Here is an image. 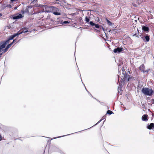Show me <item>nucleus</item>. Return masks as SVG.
Segmentation results:
<instances>
[{
    "label": "nucleus",
    "mask_w": 154,
    "mask_h": 154,
    "mask_svg": "<svg viewBox=\"0 0 154 154\" xmlns=\"http://www.w3.org/2000/svg\"><path fill=\"white\" fill-rule=\"evenodd\" d=\"M106 22L107 23V24L108 25H109V26H111L112 25V23H111V22L110 21H109V20H108L107 19V18H106Z\"/></svg>",
    "instance_id": "nucleus-12"
},
{
    "label": "nucleus",
    "mask_w": 154,
    "mask_h": 154,
    "mask_svg": "<svg viewBox=\"0 0 154 154\" xmlns=\"http://www.w3.org/2000/svg\"><path fill=\"white\" fill-rule=\"evenodd\" d=\"M10 40L9 39L8 40H7L6 41H5V42H3L4 43H5L6 45L7 44H8V43H9V42H9Z\"/></svg>",
    "instance_id": "nucleus-17"
},
{
    "label": "nucleus",
    "mask_w": 154,
    "mask_h": 154,
    "mask_svg": "<svg viewBox=\"0 0 154 154\" xmlns=\"http://www.w3.org/2000/svg\"><path fill=\"white\" fill-rule=\"evenodd\" d=\"M122 74L123 75L122 76V78L121 79V80L120 81L119 84L120 83H123L124 81L125 80H127L128 81H129L131 78L129 75H127L126 72L124 68L122 69Z\"/></svg>",
    "instance_id": "nucleus-1"
},
{
    "label": "nucleus",
    "mask_w": 154,
    "mask_h": 154,
    "mask_svg": "<svg viewBox=\"0 0 154 154\" xmlns=\"http://www.w3.org/2000/svg\"><path fill=\"white\" fill-rule=\"evenodd\" d=\"M2 16V15L0 13V17Z\"/></svg>",
    "instance_id": "nucleus-30"
},
{
    "label": "nucleus",
    "mask_w": 154,
    "mask_h": 154,
    "mask_svg": "<svg viewBox=\"0 0 154 154\" xmlns=\"http://www.w3.org/2000/svg\"><path fill=\"white\" fill-rule=\"evenodd\" d=\"M122 48L117 47L114 49L113 52L115 53H120L122 51Z\"/></svg>",
    "instance_id": "nucleus-7"
},
{
    "label": "nucleus",
    "mask_w": 154,
    "mask_h": 154,
    "mask_svg": "<svg viewBox=\"0 0 154 154\" xmlns=\"http://www.w3.org/2000/svg\"><path fill=\"white\" fill-rule=\"evenodd\" d=\"M154 128V124L153 123H151L149 125L148 124L147 128L149 130H151Z\"/></svg>",
    "instance_id": "nucleus-9"
},
{
    "label": "nucleus",
    "mask_w": 154,
    "mask_h": 154,
    "mask_svg": "<svg viewBox=\"0 0 154 154\" xmlns=\"http://www.w3.org/2000/svg\"><path fill=\"white\" fill-rule=\"evenodd\" d=\"M37 3V0H32V2L33 4H35V5Z\"/></svg>",
    "instance_id": "nucleus-14"
},
{
    "label": "nucleus",
    "mask_w": 154,
    "mask_h": 154,
    "mask_svg": "<svg viewBox=\"0 0 154 154\" xmlns=\"http://www.w3.org/2000/svg\"><path fill=\"white\" fill-rule=\"evenodd\" d=\"M112 112L110 110H108L107 112V114L110 115L112 114Z\"/></svg>",
    "instance_id": "nucleus-16"
},
{
    "label": "nucleus",
    "mask_w": 154,
    "mask_h": 154,
    "mask_svg": "<svg viewBox=\"0 0 154 154\" xmlns=\"http://www.w3.org/2000/svg\"><path fill=\"white\" fill-rule=\"evenodd\" d=\"M43 17V15H41V16L40 17H39V18H42Z\"/></svg>",
    "instance_id": "nucleus-28"
},
{
    "label": "nucleus",
    "mask_w": 154,
    "mask_h": 154,
    "mask_svg": "<svg viewBox=\"0 0 154 154\" xmlns=\"http://www.w3.org/2000/svg\"><path fill=\"white\" fill-rule=\"evenodd\" d=\"M90 17H86L85 18V21L86 22H88L90 21Z\"/></svg>",
    "instance_id": "nucleus-15"
},
{
    "label": "nucleus",
    "mask_w": 154,
    "mask_h": 154,
    "mask_svg": "<svg viewBox=\"0 0 154 154\" xmlns=\"http://www.w3.org/2000/svg\"><path fill=\"white\" fill-rule=\"evenodd\" d=\"M142 29L144 31L147 32H149V29L148 27L144 26H142Z\"/></svg>",
    "instance_id": "nucleus-11"
},
{
    "label": "nucleus",
    "mask_w": 154,
    "mask_h": 154,
    "mask_svg": "<svg viewBox=\"0 0 154 154\" xmlns=\"http://www.w3.org/2000/svg\"><path fill=\"white\" fill-rule=\"evenodd\" d=\"M148 119V116L147 114L143 115L142 117V119L144 121H147Z\"/></svg>",
    "instance_id": "nucleus-8"
},
{
    "label": "nucleus",
    "mask_w": 154,
    "mask_h": 154,
    "mask_svg": "<svg viewBox=\"0 0 154 154\" xmlns=\"http://www.w3.org/2000/svg\"><path fill=\"white\" fill-rule=\"evenodd\" d=\"M90 24L91 25V26H94V25H95V23H94L92 21H91L90 22Z\"/></svg>",
    "instance_id": "nucleus-19"
},
{
    "label": "nucleus",
    "mask_w": 154,
    "mask_h": 154,
    "mask_svg": "<svg viewBox=\"0 0 154 154\" xmlns=\"http://www.w3.org/2000/svg\"><path fill=\"white\" fill-rule=\"evenodd\" d=\"M141 38L145 42H148L150 40L149 36L148 35H146L144 37H142Z\"/></svg>",
    "instance_id": "nucleus-6"
},
{
    "label": "nucleus",
    "mask_w": 154,
    "mask_h": 154,
    "mask_svg": "<svg viewBox=\"0 0 154 154\" xmlns=\"http://www.w3.org/2000/svg\"><path fill=\"white\" fill-rule=\"evenodd\" d=\"M14 38V36L13 35H11L9 38V39L10 40H12L13 39V38Z\"/></svg>",
    "instance_id": "nucleus-21"
},
{
    "label": "nucleus",
    "mask_w": 154,
    "mask_h": 154,
    "mask_svg": "<svg viewBox=\"0 0 154 154\" xmlns=\"http://www.w3.org/2000/svg\"><path fill=\"white\" fill-rule=\"evenodd\" d=\"M48 9L47 11L48 12H51L53 13L54 15H60V13L59 12L58 8L54 6L48 7Z\"/></svg>",
    "instance_id": "nucleus-2"
},
{
    "label": "nucleus",
    "mask_w": 154,
    "mask_h": 154,
    "mask_svg": "<svg viewBox=\"0 0 154 154\" xmlns=\"http://www.w3.org/2000/svg\"><path fill=\"white\" fill-rule=\"evenodd\" d=\"M139 69L143 73L147 72V73L150 70L149 69L147 70H145V67L143 64H142L139 67Z\"/></svg>",
    "instance_id": "nucleus-4"
},
{
    "label": "nucleus",
    "mask_w": 154,
    "mask_h": 154,
    "mask_svg": "<svg viewBox=\"0 0 154 154\" xmlns=\"http://www.w3.org/2000/svg\"><path fill=\"white\" fill-rule=\"evenodd\" d=\"M6 46L5 43H4L3 42L1 43V45H0V49L2 50V49L5 48Z\"/></svg>",
    "instance_id": "nucleus-10"
},
{
    "label": "nucleus",
    "mask_w": 154,
    "mask_h": 154,
    "mask_svg": "<svg viewBox=\"0 0 154 154\" xmlns=\"http://www.w3.org/2000/svg\"><path fill=\"white\" fill-rule=\"evenodd\" d=\"M67 22L66 21H64V23H67Z\"/></svg>",
    "instance_id": "nucleus-29"
},
{
    "label": "nucleus",
    "mask_w": 154,
    "mask_h": 154,
    "mask_svg": "<svg viewBox=\"0 0 154 154\" xmlns=\"http://www.w3.org/2000/svg\"><path fill=\"white\" fill-rule=\"evenodd\" d=\"M8 48L7 47H6V48L5 49V50H4V52H5L6 51H7L8 49Z\"/></svg>",
    "instance_id": "nucleus-23"
},
{
    "label": "nucleus",
    "mask_w": 154,
    "mask_h": 154,
    "mask_svg": "<svg viewBox=\"0 0 154 154\" xmlns=\"http://www.w3.org/2000/svg\"><path fill=\"white\" fill-rule=\"evenodd\" d=\"M14 37V38L15 37L17 36L18 35V34H17V33H15V34H14L13 35Z\"/></svg>",
    "instance_id": "nucleus-25"
},
{
    "label": "nucleus",
    "mask_w": 154,
    "mask_h": 154,
    "mask_svg": "<svg viewBox=\"0 0 154 154\" xmlns=\"http://www.w3.org/2000/svg\"><path fill=\"white\" fill-rule=\"evenodd\" d=\"M141 91L145 95L149 96H152L154 92L153 91L152 89L144 87L142 88Z\"/></svg>",
    "instance_id": "nucleus-3"
},
{
    "label": "nucleus",
    "mask_w": 154,
    "mask_h": 154,
    "mask_svg": "<svg viewBox=\"0 0 154 154\" xmlns=\"http://www.w3.org/2000/svg\"><path fill=\"white\" fill-rule=\"evenodd\" d=\"M12 45V43H10V44L8 45L6 47L9 48H10V47H11V46Z\"/></svg>",
    "instance_id": "nucleus-18"
},
{
    "label": "nucleus",
    "mask_w": 154,
    "mask_h": 154,
    "mask_svg": "<svg viewBox=\"0 0 154 154\" xmlns=\"http://www.w3.org/2000/svg\"><path fill=\"white\" fill-rule=\"evenodd\" d=\"M41 14V12H39L38 13V15L39 14V15H40V14Z\"/></svg>",
    "instance_id": "nucleus-27"
},
{
    "label": "nucleus",
    "mask_w": 154,
    "mask_h": 154,
    "mask_svg": "<svg viewBox=\"0 0 154 154\" xmlns=\"http://www.w3.org/2000/svg\"><path fill=\"white\" fill-rule=\"evenodd\" d=\"M3 137L1 136V134H0V141L2 140H4L5 139H3Z\"/></svg>",
    "instance_id": "nucleus-22"
},
{
    "label": "nucleus",
    "mask_w": 154,
    "mask_h": 154,
    "mask_svg": "<svg viewBox=\"0 0 154 154\" xmlns=\"http://www.w3.org/2000/svg\"><path fill=\"white\" fill-rule=\"evenodd\" d=\"M23 17V16L21 14H18L14 15L12 17V18L14 19H17L21 18Z\"/></svg>",
    "instance_id": "nucleus-5"
},
{
    "label": "nucleus",
    "mask_w": 154,
    "mask_h": 154,
    "mask_svg": "<svg viewBox=\"0 0 154 154\" xmlns=\"http://www.w3.org/2000/svg\"><path fill=\"white\" fill-rule=\"evenodd\" d=\"M18 34V35H20L21 33H22V32L20 31H19L17 33Z\"/></svg>",
    "instance_id": "nucleus-24"
},
{
    "label": "nucleus",
    "mask_w": 154,
    "mask_h": 154,
    "mask_svg": "<svg viewBox=\"0 0 154 154\" xmlns=\"http://www.w3.org/2000/svg\"><path fill=\"white\" fill-rule=\"evenodd\" d=\"M94 26H95V27L96 28H99L100 27L99 25H98V24H95V25H94Z\"/></svg>",
    "instance_id": "nucleus-20"
},
{
    "label": "nucleus",
    "mask_w": 154,
    "mask_h": 154,
    "mask_svg": "<svg viewBox=\"0 0 154 154\" xmlns=\"http://www.w3.org/2000/svg\"><path fill=\"white\" fill-rule=\"evenodd\" d=\"M21 32H22V33H24V32H28V31L27 30V29H26V28H24L23 29V30Z\"/></svg>",
    "instance_id": "nucleus-13"
},
{
    "label": "nucleus",
    "mask_w": 154,
    "mask_h": 154,
    "mask_svg": "<svg viewBox=\"0 0 154 154\" xmlns=\"http://www.w3.org/2000/svg\"><path fill=\"white\" fill-rule=\"evenodd\" d=\"M16 41V39L14 40L13 42H11V43H12V44H13L14 43H15Z\"/></svg>",
    "instance_id": "nucleus-26"
}]
</instances>
